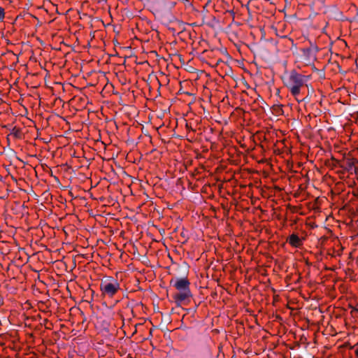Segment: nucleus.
Wrapping results in <instances>:
<instances>
[{"label":"nucleus","mask_w":358,"mask_h":358,"mask_svg":"<svg viewBox=\"0 0 358 358\" xmlns=\"http://www.w3.org/2000/svg\"><path fill=\"white\" fill-rule=\"evenodd\" d=\"M182 270V277H174L170 280V285L173 286L178 292L173 295V298L177 306L182 304L187 305L192 297L189 288L190 282L187 279L188 266L186 263L179 266Z\"/></svg>","instance_id":"obj_1"},{"label":"nucleus","mask_w":358,"mask_h":358,"mask_svg":"<svg viewBox=\"0 0 358 358\" xmlns=\"http://www.w3.org/2000/svg\"><path fill=\"white\" fill-rule=\"evenodd\" d=\"M307 81V78L295 71H292L287 80L286 86L289 89L292 94L299 101L298 96L300 94L301 88Z\"/></svg>","instance_id":"obj_2"},{"label":"nucleus","mask_w":358,"mask_h":358,"mask_svg":"<svg viewBox=\"0 0 358 358\" xmlns=\"http://www.w3.org/2000/svg\"><path fill=\"white\" fill-rule=\"evenodd\" d=\"M100 289L103 294L113 296L120 289V284L116 280H112L110 282L106 280L101 282Z\"/></svg>","instance_id":"obj_3"},{"label":"nucleus","mask_w":358,"mask_h":358,"mask_svg":"<svg viewBox=\"0 0 358 358\" xmlns=\"http://www.w3.org/2000/svg\"><path fill=\"white\" fill-rule=\"evenodd\" d=\"M357 164H358V160L355 159H348L342 166L348 172L352 173Z\"/></svg>","instance_id":"obj_4"},{"label":"nucleus","mask_w":358,"mask_h":358,"mask_svg":"<svg viewBox=\"0 0 358 358\" xmlns=\"http://www.w3.org/2000/svg\"><path fill=\"white\" fill-rule=\"evenodd\" d=\"M301 239L295 234H292L289 237V243L294 247H299L301 245Z\"/></svg>","instance_id":"obj_5"},{"label":"nucleus","mask_w":358,"mask_h":358,"mask_svg":"<svg viewBox=\"0 0 358 358\" xmlns=\"http://www.w3.org/2000/svg\"><path fill=\"white\" fill-rule=\"evenodd\" d=\"M282 105H274L273 106V112L277 115H280L282 114Z\"/></svg>","instance_id":"obj_6"},{"label":"nucleus","mask_w":358,"mask_h":358,"mask_svg":"<svg viewBox=\"0 0 358 358\" xmlns=\"http://www.w3.org/2000/svg\"><path fill=\"white\" fill-rule=\"evenodd\" d=\"M5 17L4 9L0 6V22L3 21Z\"/></svg>","instance_id":"obj_7"},{"label":"nucleus","mask_w":358,"mask_h":358,"mask_svg":"<svg viewBox=\"0 0 358 358\" xmlns=\"http://www.w3.org/2000/svg\"><path fill=\"white\" fill-rule=\"evenodd\" d=\"M312 50H313L312 48H306V49H303V52L305 55L310 56Z\"/></svg>","instance_id":"obj_8"},{"label":"nucleus","mask_w":358,"mask_h":358,"mask_svg":"<svg viewBox=\"0 0 358 358\" xmlns=\"http://www.w3.org/2000/svg\"><path fill=\"white\" fill-rule=\"evenodd\" d=\"M12 133H13L15 136H17H17H19V133H20V131H19V130H18V129H16L15 128H14V129H13V132H12Z\"/></svg>","instance_id":"obj_9"},{"label":"nucleus","mask_w":358,"mask_h":358,"mask_svg":"<svg viewBox=\"0 0 358 358\" xmlns=\"http://www.w3.org/2000/svg\"><path fill=\"white\" fill-rule=\"evenodd\" d=\"M354 172L355 173L358 174V164L355 165Z\"/></svg>","instance_id":"obj_10"},{"label":"nucleus","mask_w":358,"mask_h":358,"mask_svg":"<svg viewBox=\"0 0 358 358\" xmlns=\"http://www.w3.org/2000/svg\"><path fill=\"white\" fill-rule=\"evenodd\" d=\"M313 50H315V51L317 52L319 51L318 48L316 45L313 46Z\"/></svg>","instance_id":"obj_11"},{"label":"nucleus","mask_w":358,"mask_h":358,"mask_svg":"<svg viewBox=\"0 0 358 358\" xmlns=\"http://www.w3.org/2000/svg\"><path fill=\"white\" fill-rule=\"evenodd\" d=\"M355 352L356 356L358 357V348H356Z\"/></svg>","instance_id":"obj_12"}]
</instances>
